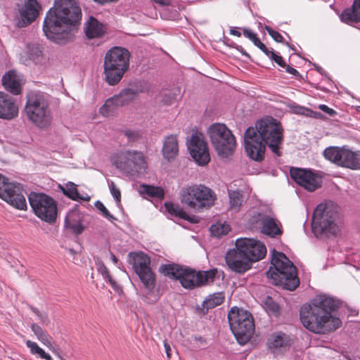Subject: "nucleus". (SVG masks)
<instances>
[{
  "label": "nucleus",
  "instance_id": "4c0bfd02",
  "mask_svg": "<svg viewBox=\"0 0 360 360\" xmlns=\"http://www.w3.org/2000/svg\"><path fill=\"white\" fill-rule=\"evenodd\" d=\"M264 307L269 312L275 316H278L280 313V307L278 304L274 299L267 296L263 301Z\"/></svg>",
  "mask_w": 360,
  "mask_h": 360
},
{
  "label": "nucleus",
  "instance_id": "37998d69",
  "mask_svg": "<svg viewBox=\"0 0 360 360\" xmlns=\"http://www.w3.org/2000/svg\"><path fill=\"white\" fill-rule=\"evenodd\" d=\"M96 207L101 212L103 216L108 219L110 221H113L114 220H116V218L112 215L108 209L105 207V205L100 201H97L95 203Z\"/></svg>",
  "mask_w": 360,
  "mask_h": 360
},
{
  "label": "nucleus",
  "instance_id": "864d4df0",
  "mask_svg": "<svg viewBox=\"0 0 360 360\" xmlns=\"http://www.w3.org/2000/svg\"><path fill=\"white\" fill-rule=\"evenodd\" d=\"M292 110L293 112L296 114L307 115H308V112L310 111L308 108L300 105L294 106Z\"/></svg>",
  "mask_w": 360,
  "mask_h": 360
},
{
  "label": "nucleus",
  "instance_id": "a211bd4d",
  "mask_svg": "<svg viewBox=\"0 0 360 360\" xmlns=\"http://www.w3.org/2000/svg\"><path fill=\"white\" fill-rule=\"evenodd\" d=\"M290 174L294 181L308 191H314L321 186V176L310 169L292 167Z\"/></svg>",
  "mask_w": 360,
  "mask_h": 360
},
{
  "label": "nucleus",
  "instance_id": "4be33fe9",
  "mask_svg": "<svg viewBox=\"0 0 360 360\" xmlns=\"http://www.w3.org/2000/svg\"><path fill=\"white\" fill-rule=\"evenodd\" d=\"M2 84L4 89L13 95L20 94L22 84L20 76L15 70L8 71L2 77Z\"/></svg>",
  "mask_w": 360,
  "mask_h": 360
},
{
  "label": "nucleus",
  "instance_id": "4d7b16f0",
  "mask_svg": "<svg viewBox=\"0 0 360 360\" xmlns=\"http://www.w3.org/2000/svg\"><path fill=\"white\" fill-rule=\"evenodd\" d=\"M259 49L266 56H268L269 58L271 56V52H274L273 50L272 51H269L268 49V48L263 44L261 47L259 48Z\"/></svg>",
  "mask_w": 360,
  "mask_h": 360
},
{
  "label": "nucleus",
  "instance_id": "8fccbe9b",
  "mask_svg": "<svg viewBox=\"0 0 360 360\" xmlns=\"http://www.w3.org/2000/svg\"><path fill=\"white\" fill-rule=\"evenodd\" d=\"M31 330L36 335L37 338L41 337L44 333H46L41 328L37 323H32L31 325Z\"/></svg>",
  "mask_w": 360,
  "mask_h": 360
},
{
  "label": "nucleus",
  "instance_id": "09e8293b",
  "mask_svg": "<svg viewBox=\"0 0 360 360\" xmlns=\"http://www.w3.org/2000/svg\"><path fill=\"white\" fill-rule=\"evenodd\" d=\"M270 59L274 60L282 68L286 66V63L284 62L282 56L277 55L275 52H271V56L270 57Z\"/></svg>",
  "mask_w": 360,
  "mask_h": 360
},
{
  "label": "nucleus",
  "instance_id": "5fc2aeb1",
  "mask_svg": "<svg viewBox=\"0 0 360 360\" xmlns=\"http://www.w3.org/2000/svg\"><path fill=\"white\" fill-rule=\"evenodd\" d=\"M283 68H285L286 72H288V73H289V74H290V75H293V76H295L296 77L300 76L299 72L296 69H295L294 68H292V67H291V66H290V65H288L287 64H286V66H285Z\"/></svg>",
  "mask_w": 360,
  "mask_h": 360
},
{
  "label": "nucleus",
  "instance_id": "49530a36",
  "mask_svg": "<svg viewBox=\"0 0 360 360\" xmlns=\"http://www.w3.org/2000/svg\"><path fill=\"white\" fill-rule=\"evenodd\" d=\"M124 134L128 139L129 142H134L141 138V134L138 131L126 129Z\"/></svg>",
  "mask_w": 360,
  "mask_h": 360
},
{
  "label": "nucleus",
  "instance_id": "7ed1b4c3",
  "mask_svg": "<svg viewBox=\"0 0 360 360\" xmlns=\"http://www.w3.org/2000/svg\"><path fill=\"white\" fill-rule=\"evenodd\" d=\"M340 307L339 300L323 294L316 296L300 310V321L307 329L325 334L340 327L341 320L333 315Z\"/></svg>",
  "mask_w": 360,
  "mask_h": 360
},
{
  "label": "nucleus",
  "instance_id": "7c9ffc66",
  "mask_svg": "<svg viewBox=\"0 0 360 360\" xmlns=\"http://www.w3.org/2000/svg\"><path fill=\"white\" fill-rule=\"evenodd\" d=\"M229 197V209L236 212L238 211L244 201L243 192L239 189L231 190L228 188Z\"/></svg>",
  "mask_w": 360,
  "mask_h": 360
},
{
  "label": "nucleus",
  "instance_id": "9d476101",
  "mask_svg": "<svg viewBox=\"0 0 360 360\" xmlns=\"http://www.w3.org/2000/svg\"><path fill=\"white\" fill-rule=\"evenodd\" d=\"M211 144L221 158H229L236 148V139L232 131L224 124L214 123L207 130Z\"/></svg>",
  "mask_w": 360,
  "mask_h": 360
},
{
  "label": "nucleus",
  "instance_id": "412c9836",
  "mask_svg": "<svg viewBox=\"0 0 360 360\" xmlns=\"http://www.w3.org/2000/svg\"><path fill=\"white\" fill-rule=\"evenodd\" d=\"M18 115L16 100L9 94L0 91V118L11 120Z\"/></svg>",
  "mask_w": 360,
  "mask_h": 360
},
{
  "label": "nucleus",
  "instance_id": "0e129e2a",
  "mask_svg": "<svg viewBox=\"0 0 360 360\" xmlns=\"http://www.w3.org/2000/svg\"><path fill=\"white\" fill-rule=\"evenodd\" d=\"M91 281L94 283V274L93 272L91 274Z\"/></svg>",
  "mask_w": 360,
  "mask_h": 360
},
{
  "label": "nucleus",
  "instance_id": "c03bdc74",
  "mask_svg": "<svg viewBox=\"0 0 360 360\" xmlns=\"http://www.w3.org/2000/svg\"><path fill=\"white\" fill-rule=\"evenodd\" d=\"M108 186L112 195L114 197L117 204L120 203L121 201V193L119 188H117L112 181H108Z\"/></svg>",
  "mask_w": 360,
  "mask_h": 360
},
{
  "label": "nucleus",
  "instance_id": "473e14b6",
  "mask_svg": "<svg viewBox=\"0 0 360 360\" xmlns=\"http://www.w3.org/2000/svg\"><path fill=\"white\" fill-rule=\"evenodd\" d=\"M121 105L119 98H117L116 95H115L105 101V103L100 108V112L102 115L108 117L115 113L117 107Z\"/></svg>",
  "mask_w": 360,
  "mask_h": 360
},
{
  "label": "nucleus",
  "instance_id": "423d86ee",
  "mask_svg": "<svg viewBox=\"0 0 360 360\" xmlns=\"http://www.w3.org/2000/svg\"><path fill=\"white\" fill-rule=\"evenodd\" d=\"M271 264L266 276L274 281L276 285L289 290H294L297 288L300 279L297 277V268L284 253L274 250Z\"/></svg>",
  "mask_w": 360,
  "mask_h": 360
},
{
  "label": "nucleus",
  "instance_id": "f8f14e48",
  "mask_svg": "<svg viewBox=\"0 0 360 360\" xmlns=\"http://www.w3.org/2000/svg\"><path fill=\"white\" fill-rule=\"evenodd\" d=\"M230 328L240 345L245 344L255 330L252 314L243 309L233 307L228 314Z\"/></svg>",
  "mask_w": 360,
  "mask_h": 360
},
{
  "label": "nucleus",
  "instance_id": "c85d7f7f",
  "mask_svg": "<svg viewBox=\"0 0 360 360\" xmlns=\"http://www.w3.org/2000/svg\"><path fill=\"white\" fill-rule=\"evenodd\" d=\"M165 207L166 210L172 215L175 217H178L181 219L187 220L190 222L197 223L198 222V219L195 216L190 217L187 214V213L179 206L174 204L171 202H166L165 203Z\"/></svg>",
  "mask_w": 360,
  "mask_h": 360
},
{
  "label": "nucleus",
  "instance_id": "2eb2a0df",
  "mask_svg": "<svg viewBox=\"0 0 360 360\" xmlns=\"http://www.w3.org/2000/svg\"><path fill=\"white\" fill-rule=\"evenodd\" d=\"M323 155L338 167L360 170V150L353 151L345 147L330 146L324 150Z\"/></svg>",
  "mask_w": 360,
  "mask_h": 360
},
{
  "label": "nucleus",
  "instance_id": "9b49d317",
  "mask_svg": "<svg viewBox=\"0 0 360 360\" xmlns=\"http://www.w3.org/2000/svg\"><path fill=\"white\" fill-rule=\"evenodd\" d=\"M337 217L338 208L332 202L319 204L312 216L311 229L314 235L336 234L338 231L335 223Z\"/></svg>",
  "mask_w": 360,
  "mask_h": 360
},
{
  "label": "nucleus",
  "instance_id": "393cba45",
  "mask_svg": "<svg viewBox=\"0 0 360 360\" xmlns=\"http://www.w3.org/2000/svg\"><path fill=\"white\" fill-rule=\"evenodd\" d=\"M162 151L165 159L170 160L175 158L179 152L176 135L170 134L165 139Z\"/></svg>",
  "mask_w": 360,
  "mask_h": 360
},
{
  "label": "nucleus",
  "instance_id": "aec40b11",
  "mask_svg": "<svg viewBox=\"0 0 360 360\" xmlns=\"http://www.w3.org/2000/svg\"><path fill=\"white\" fill-rule=\"evenodd\" d=\"M41 6L37 0H27L19 11L20 19L17 22L18 27H24L36 20L39 14Z\"/></svg>",
  "mask_w": 360,
  "mask_h": 360
},
{
  "label": "nucleus",
  "instance_id": "bf43d9fd",
  "mask_svg": "<svg viewBox=\"0 0 360 360\" xmlns=\"http://www.w3.org/2000/svg\"><path fill=\"white\" fill-rule=\"evenodd\" d=\"M164 347H165V352H166V354H167V356L168 358H170L171 356V347L169 346V345L167 342H164Z\"/></svg>",
  "mask_w": 360,
  "mask_h": 360
},
{
  "label": "nucleus",
  "instance_id": "ea45409f",
  "mask_svg": "<svg viewBox=\"0 0 360 360\" xmlns=\"http://www.w3.org/2000/svg\"><path fill=\"white\" fill-rule=\"evenodd\" d=\"M265 30L268 32V34L273 38L274 41L279 43H283L288 47H290L292 50H295L294 46H291L288 42H285L283 40V36L278 32L277 31L274 30L269 26H265Z\"/></svg>",
  "mask_w": 360,
  "mask_h": 360
},
{
  "label": "nucleus",
  "instance_id": "f257e3e1",
  "mask_svg": "<svg viewBox=\"0 0 360 360\" xmlns=\"http://www.w3.org/2000/svg\"><path fill=\"white\" fill-rule=\"evenodd\" d=\"M82 17L77 0H54L43 23L45 36L56 44H65L72 39Z\"/></svg>",
  "mask_w": 360,
  "mask_h": 360
},
{
  "label": "nucleus",
  "instance_id": "c756f323",
  "mask_svg": "<svg viewBox=\"0 0 360 360\" xmlns=\"http://www.w3.org/2000/svg\"><path fill=\"white\" fill-rule=\"evenodd\" d=\"M225 297L223 292H216L209 295L202 302V308L198 309L202 310V314H205L209 309H213L220 305L224 301Z\"/></svg>",
  "mask_w": 360,
  "mask_h": 360
},
{
  "label": "nucleus",
  "instance_id": "774afa93",
  "mask_svg": "<svg viewBox=\"0 0 360 360\" xmlns=\"http://www.w3.org/2000/svg\"><path fill=\"white\" fill-rule=\"evenodd\" d=\"M359 108H360V107H359ZM359 112H360V109L359 110Z\"/></svg>",
  "mask_w": 360,
  "mask_h": 360
},
{
  "label": "nucleus",
  "instance_id": "052dcab7",
  "mask_svg": "<svg viewBox=\"0 0 360 360\" xmlns=\"http://www.w3.org/2000/svg\"><path fill=\"white\" fill-rule=\"evenodd\" d=\"M230 34L234 36L240 37L241 33L236 30L235 27H231L230 30Z\"/></svg>",
  "mask_w": 360,
  "mask_h": 360
},
{
  "label": "nucleus",
  "instance_id": "338daca9",
  "mask_svg": "<svg viewBox=\"0 0 360 360\" xmlns=\"http://www.w3.org/2000/svg\"><path fill=\"white\" fill-rule=\"evenodd\" d=\"M321 70H322V68H318V71H319V72H321Z\"/></svg>",
  "mask_w": 360,
  "mask_h": 360
},
{
  "label": "nucleus",
  "instance_id": "f704fd0d",
  "mask_svg": "<svg viewBox=\"0 0 360 360\" xmlns=\"http://www.w3.org/2000/svg\"><path fill=\"white\" fill-rule=\"evenodd\" d=\"M140 193L146 194L151 198L162 199L164 198V191L161 187L142 184L140 186Z\"/></svg>",
  "mask_w": 360,
  "mask_h": 360
},
{
  "label": "nucleus",
  "instance_id": "a18cd8bd",
  "mask_svg": "<svg viewBox=\"0 0 360 360\" xmlns=\"http://www.w3.org/2000/svg\"><path fill=\"white\" fill-rule=\"evenodd\" d=\"M30 309L39 318L42 323L49 324V319L46 313L41 312L37 308L32 306L30 307Z\"/></svg>",
  "mask_w": 360,
  "mask_h": 360
},
{
  "label": "nucleus",
  "instance_id": "3c124183",
  "mask_svg": "<svg viewBox=\"0 0 360 360\" xmlns=\"http://www.w3.org/2000/svg\"><path fill=\"white\" fill-rule=\"evenodd\" d=\"M319 108L322 110L323 112L327 113L330 116H334L337 114V112L334 110L333 109L329 108L326 105L321 104L319 105Z\"/></svg>",
  "mask_w": 360,
  "mask_h": 360
},
{
  "label": "nucleus",
  "instance_id": "20e7f679",
  "mask_svg": "<svg viewBox=\"0 0 360 360\" xmlns=\"http://www.w3.org/2000/svg\"><path fill=\"white\" fill-rule=\"evenodd\" d=\"M266 255L264 243L253 238H241L236 240L235 248L228 251L225 260L231 271L243 274L251 269L253 262L262 259Z\"/></svg>",
  "mask_w": 360,
  "mask_h": 360
},
{
  "label": "nucleus",
  "instance_id": "0eeeda50",
  "mask_svg": "<svg viewBox=\"0 0 360 360\" xmlns=\"http://www.w3.org/2000/svg\"><path fill=\"white\" fill-rule=\"evenodd\" d=\"M130 56L129 51L120 46H114L105 53L103 74L109 85H116L121 81L129 68Z\"/></svg>",
  "mask_w": 360,
  "mask_h": 360
},
{
  "label": "nucleus",
  "instance_id": "a878e982",
  "mask_svg": "<svg viewBox=\"0 0 360 360\" xmlns=\"http://www.w3.org/2000/svg\"><path fill=\"white\" fill-rule=\"evenodd\" d=\"M144 91L145 88L141 85L131 86L122 89L116 96L119 98L120 103H121L122 105H124L134 101L140 93Z\"/></svg>",
  "mask_w": 360,
  "mask_h": 360
},
{
  "label": "nucleus",
  "instance_id": "a19ab883",
  "mask_svg": "<svg viewBox=\"0 0 360 360\" xmlns=\"http://www.w3.org/2000/svg\"><path fill=\"white\" fill-rule=\"evenodd\" d=\"M181 98V91L179 88L174 89L169 94H165L163 98V102L167 105H170Z\"/></svg>",
  "mask_w": 360,
  "mask_h": 360
},
{
  "label": "nucleus",
  "instance_id": "e433bc0d",
  "mask_svg": "<svg viewBox=\"0 0 360 360\" xmlns=\"http://www.w3.org/2000/svg\"><path fill=\"white\" fill-rule=\"evenodd\" d=\"M65 226L66 228L70 229L73 233L76 235L81 234L84 227V226L78 221L75 219H72L71 215H68L65 219Z\"/></svg>",
  "mask_w": 360,
  "mask_h": 360
},
{
  "label": "nucleus",
  "instance_id": "69168bd1",
  "mask_svg": "<svg viewBox=\"0 0 360 360\" xmlns=\"http://www.w3.org/2000/svg\"><path fill=\"white\" fill-rule=\"evenodd\" d=\"M70 253H72V254H73V253L75 252V251H74L73 250H72V249H70Z\"/></svg>",
  "mask_w": 360,
  "mask_h": 360
},
{
  "label": "nucleus",
  "instance_id": "72a5a7b5",
  "mask_svg": "<svg viewBox=\"0 0 360 360\" xmlns=\"http://www.w3.org/2000/svg\"><path fill=\"white\" fill-rule=\"evenodd\" d=\"M94 261L98 272L102 275L103 279L106 282H108L110 284L113 289L116 290L118 288V285L110 276L108 268L102 260L99 257H94Z\"/></svg>",
  "mask_w": 360,
  "mask_h": 360
},
{
  "label": "nucleus",
  "instance_id": "6ab92c4d",
  "mask_svg": "<svg viewBox=\"0 0 360 360\" xmlns=\"http://www.w3.org/2000/svg\"><path fill=\"white\" fill-rule=\"evenodd\" d=\"M187 146L191 157L199 165L208 164L210 160V153L202 134H192L187 141Z\"/></svg>",
  "mask_w": 360,
  "mask_h": 360
},
{
  "label": "nucleus",
  "instance_id": "39448f33",
  "mask_svg": "<svg viewBox=\"0 0 360 360\" xmlns=\"http://www.w3.org/2000/svg\"><path fill=\"white\" fill-rule=\"evenodd\" d=\"M160 271L170 278L179 280L182 287L190 290L213 282L217 272L214 269L206 271H196L190 267L174 263L162 264Z\"/></svg>",
  "mask_w": 360,
  "mask_h": 360
},
{
  "label": "nucleus",
  "instance_id": "6e6552de",
  "mask_svg": "<svg viewBox=\"0 0 360 360\" xmlns=\"http://www.w3.org/2000/svg\"><path fill=\"white\" fill-rule=\"evenodd\" d=\"M26 97L25 112L28 120L39 129L50 126L52 114L48 96L40 91H31Z\"/></svg>",
  "mask_w": 360,
  "mask_h": 360
},
{
  "label": "nucleus",
  "instance_id": "2f4dec72",
  "mask_svg": "<svg viewBox=\"0 0 360 360\" xmlns=\"http://www.w3.org/2000/svg\"><path fill=\"white\" fill-rule=\"evenodd\" d=\"M60 191L63 192V193L68 196L69 198L73 200H82L85 201L89 200V197H82L79 195L77 188V185L71 181L68 182L65 184V186H60Z\"/></svg>",
  "mask_w": 360,
  "mask_h": 360
},
{
  "label": "nucleus",
  "instance_id": "dca6fc26",
  "mask_svg": "<svg viewBox=\"0 0 360 360\" xmlns=\"http://www.w3.org/2000/svg\"><path fill=\"white\" fill-rule=\"evenodd\" d=\"M128 262L132 265L144 287L148 291H152L155 285V276L150 266V257L143 252H130Z\"/></svg>",
  "mask_w": 360,
  "mask_h": 360
},
{
  "label": "nucleus",
  "instance_id": "b1692460",
  "mask_svg": "<svg viewBox=\"0 0 360 360\" xmlns=\"http://www.w3.org/2000/svg\"><path fill=\"white\" fill-rule=\"evenodd\" d=\"M340 19L348 25L360 22V0H354L352 7L342 12Z\"/></svg>",
  "mask_w": 360,
  "mask_h": 360
},
{
  "label": "nucleus",
  "instance_id": "680f3d73",
  "mask_svg": "<svg viewBox=\"0 0 360 360\" xmlns=\"http://www.w3.org/2000/svg\"><path fill=\"white\" fill-rule=\"evenodd\" d=\"M238 49L239 50V49ZM240 51L243 56L250 58V55L241 46L240 47Z\"/></svg>",
  "mask_w": 360,
  "mask_h": 360
},
{
  "label": "nucleus",
  "instance_id": "c9c22d12",
  "mask_svg": "<svg viewBox=\"0 0 360 360\" xmlns=\"http://www.w3.org/2000/svg\"><path fill=\"white\" fill-rule=\"evenodd\" d=\"M26 346L30 349V353L33 355H38L41 359L45 360H53L51 356L41 349L35 342L27 340Z\"/></svg>",
  "mask_w": 360,
  "mask_h": 360
},
{
  "label": "nucleus",
  "instance_id": "f03ea898",
  "mask_svg": "<svg viewBox=\"0 0 360 360\" xmlns=\"http://www.w3.org/2000/svg\"><path fill=\"white\" fill-rule=\"evenodd\" d=\"M283 141V127L272 117L257 121L255 127H248L244 134L245 148L249 158L260 162L264 158L266 146L277 156H281L280 146Z\"/></svg>",
  "mask_w": 360,
  "mask_h": 360
},
{
  "label": "nucleus",
  "instance_id": "e2e57ef3",
  "mask_svg": "<svg viewBox=\"0 0 360 360\" xmlns=\"http://www.w3.org/2000/svg\"><path fill=\"white\" fill-rule=\"evenodd\" d=\"M110 258L114 264H117L118 262V259L115 257V255L112 253L110 254Z\"/></svg>",
  "mask_w": 360,
  "mask_h": 360
},
{
  "label": "nucleus",
  "instance_id": "bb28decb",
  "mask_svg": "<svg viewBox=\"0 0 360 360\" xmlns=\"http://www.w3.org/2000/svg\"><path fill=\"white\" fill-rule=\"evenodd\" d=\"M105 30L103 25L96 18L91 16L86 22L85 34L89 39L98 38L103 35Z\"/></svg>",
  "mask_w": 360,
  "mask_h": 360
},
{
  "label": "nucleus",
  "instance_id": "13d9d810",
  "mask_svg": "<svg viewBox=\"0 0 360 360\" xmlns=\"http://www.w3.org/2000/svg\"><path fill=\"white\" fill-rule=\"evenodd\" d=\"M155 4L160 6H169L171 3L170 0H153Z\"/></svg>",
  "mask_w": 360,
  "mask_h": 360
},
{
  "label": "nucleus",
  "instance_id": "603ef678",
  "mask_svg": "<svg viewBox=\"0 0 360 360\" xmlns=\"http://www.w3.org/2000/svg\"><path fill=\"white\" fill-rule=\"evenodd\" d=\"M30 55L33 60H36L41 57L42 51L39 47H33L30 51Z\"/></svg>",
  "mask_w": 360,
  "mask_h": 360
},
{
  "label": "nucleus",
  "instance_id": "ddd939ff",
  "mask_svg": "<svg viewBox=\"0 0 360 360\" xmlns=\"http://www.w3.org/2000/svg\"><path fill=\"white\" fill-rule=\"evenodd\" d=\"M112 164L122 172L134 176L146 169L143 154L135 150H124L116 153L112 158Z\"/></svg>",
  "mask_w": 360,
  "mask_h": 360
},
{
  "label": "nucleus",
  "instance_id": "79ce46f5",
  "mask_svg": "<svg viewBox=\"0 0 360 360\" xmlns=\"http://www.w3.org/2000/svg\"><path fill=\"white\" fill-rule=\"evenodd\" d=\"M243 35L248 38L250 41H252L255 46L258 47L259 49L263 44V43L260 41V39L257 37V34L253 32L252 30L248 28L243 29Z\"/></svg>",
  "mask_w": 360,
  "mask_h": 360
},
{
  "label": "nucleus",
  "instance_id": "5701e85b",
  "mask_svg": "<svg viewBox=\"0 0 360 360\" xmlns=\"http://www.w3.org/2000/svg\"><path fill=\"white\" fill-rule=\"evenodd\" d=\"M261 224L262 225V233L267 236L276 237L282 234L281 223L270 216L264 215L262 217Z\"/></svg>",
  "mask_w": 360,
  "mask_h": 360
},
{
  "label": "nucleus",
  "instance_id": "f3484780",
  "mask_svg": "<svg viewBox=\"0 0 360 360\" xmlns=\"http://www.w3.org/2000/svg\"><path fill=\"white\" fill-rule=\"evenodd\" d=\"M0 198L13 207L25 210L27 202L22 194V188L20 184L9 182L8 179L0 174Z\"/></svg>",
  "mask_w": 360,
  "mask_h": 360
},
{
  "label": "nucleus",
  "instance_id": "cd10ccee",
  "mask_svg": "<svg viewBox=\"0 0 360 360\" xmlns=\"http://www.w3.org/2000/svg\"><path fill=\"white\" fill-rule=\"evenodd\" d=\"M269 344L270 349H285L290 345V338L284 333H276L271 335Z\"/></svg>",
  "mask_w": 360,
  "mask_h": 360
},
{
  "label": "nucleus",
  "instance_id": "de8ad7c7",
  "mask_svg": "<svg viewBox=\"0 0 360 360\" xmlns=\"http://www.w3.org/2000/svg\"><path fill=\"white\" fill-rule=\"evenodd\" d=\"M37 340L48 348L53 344L52 338L47 333H44L41 337H39Z\"/></svg>",
  "mask_w": 360,
  "mask_h": 360
},
{
  "label": "nucleus",
  "instance_id": "58836bf2",
  "mask_svg": "<svg viewBox=\"0 0 360 360\" xmlns=\"http://www.w3.org/2000/svg\"><path fill=\"white\" fill-rule=\"evenodd\" d=\"M210 229L212 235L218 238L226 235L230 231L229 226L225 224H213Z\"/></svg>",
  "mask_w": 360,
  "mask_h": 360
},
{
  "label": "nucleus",
  "instance_id": "4468645a",
  "mask_svg": "<svg viewBox=\"0 0 360 360\" xmlns=\"http://www.w3.org/2000/svg\"><path fill=\"white\" fill-rule=\"evenodd\" d=\"M28 200L34 214L47 223L55 222L57 217L56 202L44 193L31 192Z\"/></svg>",
  "mask_w": 360,
  "mask_h": 360
},
{
  "label": "nucleus",
  "instance_id": "1a4fd4ad",
  "mask_svg": "<svg viewBox=\"0 0 360 360\" xmlns=\"http://www.w3.org/2000/svg\"><path fill=\"white\" fill-rule=\"evenodd\" d=\"M216 199L214 192L202 184H194L181 190V202L198 212L210 209L214 205Z\"/></svg>",
  "mask_w": 360,
  "mask_h": 360
},
{
  "label": "nucleus",
  "instance_id": "6e6d98bb",
  "mask_svg": "<svg viewBox=\"0 0 360 360\" xmlns=\"http://www.w3.org/2000/svg\"><path fill=\"white\" fill-rule=\"evenodd\" d=\"M49 349L60 359L63 360L60 354V349L58 347L54 346L53 343L49 347Z\"/></svg>",
  "mask_w": 360,
  "mask_h": 360
}]
</instances>
